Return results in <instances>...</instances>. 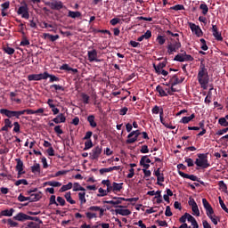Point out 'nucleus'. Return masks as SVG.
Returning <instances> with one entry per match:
<instances>
[{
    "label": "nucleus",
    "instance_id": "1",
    "mask_svg": "<svg viewBox=\"0 0 228 228\" xmlns=\"http://www.w3.org/2000/svg\"><path fill=\"white\" fill-rule=\"evenodd\" d=\"M197 79L200 87L203 88V90H208V85L209 84V73L208 72V69H206V65L202 62L200 66Z\"/></svg>",
    "mask_w": 228,
    "mask_h": 228
},
{
    "label": "nucleus",
    "instance_id": "2",
    "mask_svg": "<svg viewBox=\"0 0 228 228\" xmlns=\"http://www.w3.org/2000/svg\"><path fill=\"white\" fill-rule=\"evenodd\" d=\"M170 40L171 42L167 44V53L172 55L181 49V41L179 40V37L175 39L170 37Z\"/></svg>",
    "mask_w": 228,
    "mask_h": 228
},
{
    "label": "nucleus",
    "instance_id": "3",
    "mask_svg": "<svg viewBox=\"0 0 228 228\" xmlns=\"http://www.w3.org/2000/svg\"><path fill=\"white\" fill-rule=\"evenodd\" d=\"M198 158L199 159H196L195 160V165L197 167H200L201 168H209V167H211L208 160V153H199Z\"/></svg>",
    "mask_w": 228,
    "mask_h": 228
},
{
    "label": "nucleus",
    "instance_id": "4",
    "mask_svg": "<svg viewBox=\"0 0 228 228\" xmlns=\"http://www.w3.org/2000/svg\"><path fill=\"white\" fill-rule=\"evenodd\" d=\"M17 13L18 15H21L22 19H29V8L26 2H21V5L19 7Z\"/></svg>",
    "mask_w": 228,
    "mask_h": 228
},
{
    "label": "nucleus",
    "instance_id": "5",
    "mask_svg": "<svg viewBox=\"0 0 228 228\" xmlns=\"http://www.w3.org/2000/svg\"><path fill=\"white\" fill-rule=\"evenodd\" d=\"M101 154H102V146H96L89 153L90 159L97 161L101 157Z\"/></svg>",
    "mask_w": 228,
    "mask_h": 228
},
{
    "label": "nucleus",
    "instance_id": "6",
    "mask_svg": "<svg viewBox=\"0 0 228 228\" xmlns=\"http://www.w3.org/2000/svg\"><path fill=\"white\" fill-rule=\"evenodd\" d=\"M202 204L203 208L206 209L207 216H212V215H215V210L213 209V207H211V204H209V201H208L206 198L202 199Z\"/></svg>",
    "mask_w": 228,
    "mask_h": 228
},
{
    "label": "nucleus",
    "instance_id": "7",
    "mask_svg": "<svg viewBox=\"0 0 228 228\" xmlns=\"http://www.w3.org/2000/svg\"><path fill=\"white\" fill-rule=\"evenodd\" d=\"M88 61L92 63L96 61L97 63L101 62V59H97V50L93 49L87 52Z\"/></svg>",
    "mask_w": 228,
    "mask_h": 228
},
{
    "label": "nucleus",
    "instance_id": "8",
    "mask_svg": "<svg viewBox=\"0 0 228 228\" xmlns=\"http://www.w3.org/2000/svg\"><path fill=\"white\" fill-rule=\"evenodd\" d=\"M189 26L191 28V30L193 34L196 35V37H202L204 35V32H202V28L199 25H196L195 23H189Z\"/></svg>",
    "mask_w": 228,
    "mask_h": 228
},
{
    "label": "nucleus",
    "instance_id": "9",
    "mask_svg": "<svg viewBox=\"0 0 228 228\" xmlns=\"http://www.w3.org/2000/svg\"><path fill=\"white\" fill-rule=\"evenodd\" d=\"M114 200H105L103 201V204H112V206H115V208H122V206H118V204L122 203V200H126V198H113Z\"/></svg>",
    "mask_w": 228,
    "mask_h": 228
},
{
    "label": "nucleus",
    "instance_id": "10",
    "mask_svg": "<svg viewBox=\"0 0 228 228\" xmlns=\"http://www.w3.org/2000/svg\"><path fill=\"white\" fill-rule=\"evenodd\" d=\"M212 33H213V37L218 42H222L224 40V37H222V33L218 31V27H216V25H212Z\"/></svg>",
    "mask_w": 228,
    "mask_h": 228
},
{
    "label": "nucleus",
    "instance_id": "11",
    "mask_svg": "<svg viewBox=\"0 0 228 228\" xmlns=\"http://www.w3.org/2000/svg\"><path fill=\"white\" fill-rule=\"evenodd\" d=\"M16 170L18 172V175H22V174H26V172H24V162H22L20 159H16Z\"/></svg>",
    "mask_w": 228,
    "mask_h": 228
},
{
    "label": "nucleus",
    "instance_id": "12",
    "mask_svg": "<svg viewBox=\"0 0 228 228\" xmlns=\"http://www.w3.org/2000/svg\"><path fill=\"white\" fill-rule=\"evenodd\" d=\"M178 174L183 179H190L191 181H199V177L195 176V175H188L181 170H178Z\"/></svg>",
    "mask_w": 228,
    "mask_h": 228
},
{
    "label": "nucleus",
    "instance_id": "13",
    "mask_svg": "<svg viewBox=\"0 0 228 228\" xmlns=\"http://www.w3.org/2000/svg\"><path fill=\"white\" fill-rule=\"evenodd\" d=\"M48 6H50L51 10L60 11L63 8V3L55 1V2L49 3Z\"/></svg>",
    "mask_w": 228,
    "mask_h": 228
},
{
    "label": "nucleus",
    "instance_id": "14",
    "mask_svg": "<svg viewBox=\"0 0 228 228\" xmlns=\"http://www.w3.org/2000/svg\"><path fill=\"white\" fill-rule=\"evenodd\" d=\"M167 67V61L159 62L158 65L153 64V69H155L156 74H161V70Z\"/></svg>",
    "mask_w": 228,
    "mask_h": 228
},
{
    "label": "nucleus",
    "instance_id": "15",
    "mask_svg": "<svg viewBox=\"0 0 228 228\" xmlns=\"http://www.w3.org/2000/svg\"><path fill=\"white\" fill-rule=\"evenodd\" d=\"M66 120L67 118H65V115L63 113H61L53 119V122H54V124H63L66 122Z\"/></svg>",
    "mask_w": 228,
    "mask_h": 228
},
{
    "label": "nucleus",
    "instance_id": "16",
    "mask_svg": "<svg viewBox=\"0 0 228 228\" xmlns=\"http://www.w3.org/2000/svg\"><path fill=\"white\" fill-rule=\"evenodd\" d=\"M0 113L1 115H5V117H8V118H12V117H15V110H10L8 109H1Z\"/></svg>",
    "mask_w": 228,
    "mask_h": 228
},
{
    "label": "nucleus",
    "instance_id": "17",
    "mask_svg": "<svg viewBox=\"0 0 228 228\" xmlns=\"http://www.w3.org/2000/svg\"><path fill=\"white\" fill-rule=\"evenodd\" d=\"M28 215L20 212L15 216H13V220H17L18 222H26L28 220Z\"/></svg>",
    "mask_w": 228,
    "mask_h": 228
},
{
    "label": "nucleus",
    "instance_id": "18",
    "mask_svg": "<svg viewBox=\"0 0 228 228\" xmlns=\"http://www.w3.org/2000/svg\"><path fill=\"white\" fill-rule=\"evenodd\" d=\"M102 184H104V186H107V190H106L107 193H111V191H113V183L111 184V182L110 181V179L102 180Z\"/></svg>",
    "mask_w": 228,
    "mask_h": 228
},
{
    "label": "nucleus",
    "instance_id": "19",
    "mask_svg": "<svg viewBox=\"0 0 228 228\" xmlns=\"http://www.w3.org/2000/svg\"><path fill=\"white\" fill-rule=\"evenodd\" d=\"M115 213H116V215H121V216H129V215H131V210L117 208L115 210Z\"/></svg>",
    "mask_w": 228,
    "mask_h": 228
},
{
    "label": "nucleus",
    "instance_id": "20",
    "mask_svg": "<svg viewBox=\"0 0 228 228\" xmlns=\"http://www.w3.org/2000/svg\"><path fill=\"white\" fill-rule=\"evenodd\" d=\"M60 70H66L67 72H73V74H77V69H73L69 66V64H62L60 67Z\"/></svg>",
    "mask_w": 228,
    "mask_h": 228
},
{
    "label": "nucleus",
    "instance_id": "21",
    "mask_svg": "<svg viewBox=\"0 0 228 228\" xmlns=\"http://www.w3.org/2000/svg\"><path fill=\"white\" fill-rule=\"evenodd\" d=\"M28 199H29V202H37L40 200V199H42V193L38 192V193L30 194Z\"/></svg>",
    "mask_w": 228,
    "mask_h": 228
},
{
    "label": "nucleus",
    "instance_id": "22",
    "mask_svg": "<svg viewBox=\"0 0 228 228\" xmlns=\"http://www.w3.org/2000/svg\"><path fill=\"white\" fill-rule=\"evenodd\" d=\"M88 211H94L100 212V216H104V208H101V207H97V206H91L88 208Z\"/></svg>",
    "mask_w": 228,
    "mask_h": 228
},
{
    "label": "nucleus",
    "instance_id": "23",
    "mask_svg": "<svg viewBox=\"0 0 228 228\" xmlns=\"http://www.w3.org/2000/svg\"><path fill=\"white\" fill-rule=\"evenodd\" d=\"M13 213H15V209L13 208H11L10 210H2L0 213V218L1 216H13Z\"/></svg>",
    "mask_w": 228,
    "mask_h": 228
},
{
    "label": "nucleus",
    "instance_id": "24",
    "mask_svg": "<svg viewBox=\"0 0 228 228\" xmlns=\"http://www.w3.org/2000/svg\"><path fill=\"white\" fill-rule=\"evenodd\" d=\"M43 37H44L45 39H48L51 42H56V40H58L60 38L59 35L53 36V35L47 34V33H45L43 35Z\"/></svg>",
    "mask_w": 228,
    "mask_h": 228
},
{
    "label": "nucleus",
    "instance_id": "25",
    "mask_svg": "<svg viewBox=\"0 0 228 228\" xmlns=\"http://www.w3.org/2000/svg\"><path fill=\"white\" fill-rule=\"evenodd\" d=\"M112 186H113V192L117 193V192L120 191L122 190V188H124L123 187L124 186V183H118L117 182H114L112 183Z\"/></svg>",
    "mask_w": 228,
    "mask_h": 228
},
{
    "label": "nucleus",
    "instance_id": "26",
    "mask_svg": "<svg viewBox=\"0 0 228 228\" xmlns=\"http://www.w3.org/2000/svg\"><path fill=\"white\" fill-rule=\"evenodd\" d=\"M87 122H89V126H91L93 128L97 127V122H95L94 115H89L87 117Z\"/></svg>",
    "mask_w": 228,
    "mask_h": 228
},
{
    "label": "nucleus",
    "instance_id": "27",
    "mask_svg": "<svg viewBox=\"0 0 228 228\" xmlns=\"http://www.w3.org/2000/svg\"><path fill=\"white\" fill-rule=\"evenodd\" d=\"M44 186H53V188H60L61 183L56 181H49L44 183Z\"/></svg>",
    "mask_w": 228,
    "mask_h": 228
},
{
    "label": "nucleus",
    "instance_id": "28",
    "mask_svg": "<svg viewBox=\"0 0 228 228\" xmlns=\"http://www.w3.org/2000/svg\"><path fill=\"white\" fill-rule=\"evenodd\" d=\"M41 28H51L52 29H50L49 31H52L53 33H56V25H53V24H49L45 21L43 22V25H40Z\"/></svg>",
    "mask_w": 228,
    "mask_h": 228
},
{
    "label": "nucleus",
    "instance_id": "29",
    "mask_svg": "<svg viewBox=\"0 0 228 228\" xmlns=\"http://www.w3.org/2000/svg\"><path fill=\"white\" fill-rule=\"evenodd\" d=\"M68 17H70L71 19H79V17H81V12L79 11H69Z\"/></svg>",
    "mask_w": 228,
    "mask_h": 228
},
{
    "label": "nucleus",
    "instance_id": "30",
    "mask_svg": "<svg viewBox=\"0 0 228 228\" xmlns=\"http://www.w3.org/2000/svg\"><path fill=\"white\" fill-rule=\"evenodd\" d=\"M86 192H85V191H83V192H79L78 193V199L80 201V206H83L84 204H86Z\"/></svg>",
    "mask_w": 228,
    "mask_h": 228
},
{
    "label": "nucleus",
    "instance_id": "31",
    "mask_svg": "<svg viewBox=\"0 0 228 228\" xmlns=\"http://www.w3.org/2000/svg\"><path fill=\"white\" fill-rule=\"evenodd\" d=\"M170 83L172 85V86H175L176 85H179L181 83H183V81H181L179 79V77H177V75H174L171 79H170Z\"/></svg>",
    "mask_w": 228,
    "mask_h": 228
},
{
    "label": "nucleus",
    "instance_id": "32",
    "mask_svg": "<svg viewBox=\"0 0 228 228\" xmlns=\"http://www.w3.org/2000/svg\"><path fill=\"white\" fill-rule=\"evenodd\" d=\"M156 91L159 94L160 97H167L168 94H167V92H165V90L163 89V87L161 86H157L156 87Z\"/></svg>",
    "mask_w": 228,
    "mask_h": 228
},
{
    "label": "nucleus",
    "instance_id": "33",
    "mask_svg": "<svg viewBox=\"0 0 228 228\" xmlns=\"http://www.w3.org/2000/svg\"><path fill=\"white\" fill-rule=\"evenodd\" d=\"M30 170L32 174H40V164L36 163L31 167Z\"/></svg>",
    "mask_w": 228,
    "mask_h": 228
},
{
    "label": "nucleus",
    "instance_id": "34",
    "mask_svg": "<svg viewBox=\"0 0 228 228\" xmlns=\"http://www.w3.org/2000/svg\"><path fill=\"white\" fill-rule=\"evenodd\" d=\"M73 191H86V190L78 183H75L73 184Z\"/></svg>",
    "mask_w": 228,
    "mask_h": 228
},
{
    "label": "nucleus",
    "instance_id": "35",
    "mask_svg": "<svg viewBox=\"0 0 228 228\" xmlns=\"http://www.w3.org/2000/svg\"><path fill=\"white\" fill-rule=\"evenodd\" d=\"M200 10H201V13L203 15H208V12H209V7H208V4H200Z\"/></svg>",
    "mask_w": 228,
    "mask_h": 228
},
{
    "label": "nucleus",
    "instance_id": "36",
    "mask_svg": "<svg viewBox=\"0 0 228 228\" xmlns=\"http://www.w3.org/2000/svg\"><path fill=\"white\" fill-rule=\"evenodd\" d=\"M69 190H72V183H69L66 185H62L61 188L59 190L61 193H63V191H67Z\"/></svg>",
    "mask_w": 228,
    "mask_h": 228
},
{
    "label": "nucleus",
    "instance_id": "37",
    "mask_svg": "<svg viewBox=\"0 0 228 228\" xmlns=\"http://www.w3.org/2000/svg\"><path fill=\"white\" fill-rule=\"evenodd\" d=\"M82 102L84 104H90V96L85 93H81Z\"/></svg>",
    "mask_w": 228,
    "mask_h": 228
},
{
    "label": "nucleus",
    "instance_id": "38",
    "mask_svg": "<svg viewBox=\"0 0 228 228\" xmlns=\"http://www.w3.org/2000/svg\"><path fill=\"white\" fill-rule=\"evenodd\" d=\"M67 202H69V204H76V200H72V196L70 191L66 192V194L64 195Z\"/></svg>",
    "mask_w": 228,
    "mask_h": 228
},
{
    "label": "nucleus",
    "instance_id": "39",
    "mask_svg": "<svg viewBox=\"0 0 228 228\" xmlns=\"http://www.w3.org/2000/svg\"><path fill=\"white\" fill-rule=\"evenodd\" d=\"M208 218L211 220L214 225H218V222H220V217L213 214L212 216H209Z\"/></svg>",
    "mask_w": 228,
    "mask_h": 228
},
{
    "label": "nucleus",
    "instance_id": "40",
    "mask_svg": "<svg viewBox=\"0 0 228 228\" xmlns=\"http://www.w3.org/2000/svg\"><path fill=\"white\" fill-rule=\"evenodd\" d=\"M145 158L146 157L141 158L140 165H141V167H143L144 170H149V168H151V165L145 163Z\"/></svg>",
    "mask_w": 228,
    "mask_h": 228
},
{
    "label": "nucleus",
    "instance_id": "41",
    "mask_svg": "<svg viewBox=\"0 0 228 228\" xmlns=\"http://www.w3.org/2000/svg\"><path fill=\"white\" fill-rule=\"evenodd\" d=\"M219 190H222L224 193H227V184L224 181L218 183Z\"/></svg>",
    "mask_w": 228,
    "mask_h": 228
},
{
    "label": "nucleus",
    "instance_id": "42",
    "mask_svg": "<svg viewBox=\"0 0 228 228\" xmlns=\"http://www.w3.org/2000/svg\"><path fill=\"white\" fill-rule=\"evenodd\" d=\"M28 81H40L38 74H31L28 76Z\"/></svg>",
    "mask_w": 228,
    "mask_h": 228
},
{
    "label": "nucleus",
    "instance_id": "43",
    "mask_svg": "<svg viewBox=\"0 0 228 228\" xmlns=\"http://www.w3.org/2000/svg\"><path fill=\"white\" fill-rule=\"evenodd\" d=\"M165 183V175L163 174L159 175V176H157V184L159 186H163V183Z\"/></svg>",
    "mask_w": 228,
    "mask_h": 228
},
{
    "label": "nucleus",
    "instance_id": "44",
    "mask_svg": "<svg viewBox=\"0 0 228 228\" xmlns=\"http://www.w3.org/2000/svg\"><path fill=\"white\" fill-rule=\"evenodd\" d=\"M174 61L183 63V61H184V53H178L175 56Z\"/></svg>",
    "mask_w": 228,
    "mask_h": 228
},
{
    "label": "nucleus",
    "instance_id": "45",
    "mask_svg": "<svg viewBox=\"0 0 228 228\" xmlns=\"http://www.w3.org/2000/svg\"><path fill=\"white\" fill-rule=\"evenodd\" d=\"M87 142H85V148L84 151H88L94 147V142H92V140H86Z\"/></svg>",
    "mask_w": 228,
    "mask_h": 228
},
{
    "label": "nucleus",
    "instance_id": "46",
    "mask_svg": "<svg viewBox=\"0 0 228 228\" xmlns=\"http://www.w3.org/2000/svg\"><path fill=\"white\" fill-rule=\"evenodd\" d=\"M7 224L9 225V227H19V223L13 221L12 218L7 220Z\"/></svg>",
    "mask_w": 228,
    "mask_h": 228
},
{
    "label": "nucleus",
    "instance_id": "47",
    "mask_svg": "<svg viewBox=\"0 0 228 228\" xmlns=\"http://www.w3.org/2000/svg\"><path fill=\"white\" fill-rule=\"evenodd\" d=\"M191 211H192V215H195L196 216H200V210H199L198 205L191 207Z\"/></svg>",
    "mask_w": 228,
    "mask_h": 228
},
{
    "label": "nucleus",
    "instance_id": "48",
    "mask_svg": "<svg viewBox=\"0 0 228 228\" xmlns=\"http://www.w3.org/2000/svg\"><path fill=\"white\" fill-rule=\"evenodd\" d=\"M218 124H220V126H222L223 127H227L228 121L225 118H220L218 120Z\"/></svg>",
    "mask_w": 228,
    "mask_h": 228
},
{
    "label": "nucleus",
    "instance_id": "49",
    "mask_svg": "<svg viewBox=\"0 0 228 228\" xmlns=\"http://www.w3.org/2000/svg\"><path fill=\"white\" fill-rule=\"evenodd\" d=\"M193 56L187 54L186 52H183V61H193Z\"/></svg>",
    "mask_w": 228,
    "mask_h": 228
},
{
    "label": "nucleus",
    "instance_id": "50",
    "mask_svg": "<svg viewBox=\"0 0 228 228\" xmlns=\"http://www.w3.org/2000/svg\"><path fill=\"white\" fill-rule=\"evenodd\" d=\"M170 10H175V12H179L181 10H184V5L183 4H176L172 7H170Z\"/></svg>",
    "mask_w": 228,
    "mask_h": 228
},
{
    "label": "nucleus",
    "instance_id": "51",
    "mask_svg": "<svg viewBox=\"0 0 228 228\" xmlns=\"http://www.w3.org/2000/svg\"><path fill=\"white\" fill-rule=\"evenodd\" d=\"M200 42H201V49L202 51H208V49H209V47H208V44L206 43V39L201 38L200 39Z\"/></svg>",
    "mask_w": 228,
    "mask_h": 228
},
{
    "label": "nucleus",
    "instance_id": "52",
    "mask_svg": "<svg viewBox=\"0 0 228 228\" xmlns=\"http://www.w3.org/2000/svg\"><path fill=\"white\" fill-rule=\"evenodd\" d=\"M39 81H42V79H47L49 77V72L45 71L44 73H39Z\"/></svg>",
    "mask_w": 228,
    "mask_h": 228
},
{
    "label": "nucleus",
    "instance_id": "53",
    "mask_svg": "<svg viewBox=\"0 0 228 228\" xmlns=\"http://www.w3.org/2000/svg\"><path fill=\"white\" fill-rule=\"evenodd\" d=\"M29 40H28L26 37H23L20 45H21L22 47H26V45H29Z\"/></svg>",
    "mask_w": 228,
    "mask_h": 228
},
{
    "label": "nucleus",
    "instance_id": "54",
    "mask_svg": "<svg viewBox=\"0 0 228 228\" xmlns=\"http://www.w3.org/2000/svg\"><path fill=\"white\" fill-rule=\"evenodd\" d=\"M20 184H24L25 186H28V180L20 179L15 182V186H20Z\"/></svg>",
    "mask_w": 228,
    "mask_h": 228
},
{
    "label": "nucleus",
    "instance_id": "55",
    "mask_svg": "<svg viewBox=\"0 0 228 228\" xmlns=\"http://www.w3.org/2000/svg\"><path fill=\"white\" fill-rule=\"evenodd\" d=\"M218 199H219V204H220L222 209H223L224 211H225V213H228V208H227V207L225 206V203H224V201H223V200H222V197H219Z\"/></svg>",
    "mask_w": 228,
    "mask_h": 228
},
{
    "label": "nucleus",
    "instance_id": "56",
    "mask_svg": "<svg viewBox=\"0 0 228 228\" xmlns=\"http://www.w3.org/2000/svg\"><path fill=\"white\" fill-rule=\"evenodd\" d=\"M98 191L100 194H97V197H106L108 195V191L102 188H100Z\"/></svg>",
    "mask_w": 228,
    "mask_h": 228
},
{
    "label": "nucleus",
    "instance_id": "57",
    "mask_svg": "<svg viewBox=\"0 0 228 228\" xmlns=\"http://www.w3.org/2000/svg\"><path fill=\"white\" fill-rule=\"evenodd\" d=\"M4 51V53H6V54H10V55H12L15 53V49H13L10 46L5 47Z\"/></svg>",
    "mask_w": 228,
    "mask_h": 228
},
{
    "label": "nucleus",
    "instance_id": "58",
    "mask_svg": "<svg viewBox=\"0 0 228 228\" xmlns=\"http://www.w3.org/2000/svg\"><path fill=\"white\" fill-rule=\"evenodd\" d=\"M86 218H88V220H92V218H97L96 213L86 212Z\"/></svg>",
    "mask_w": 228,
    "mask_h": 228
},
{
    "label": "nucleus",
    "instance_id": "59",
    "mask_svg": "<svg viewBox=\"0 0 228 228\" xmlns=\"http://www.w3.org/2000/svg\"><path fill=\"white\" fill-rule=\"evenodd\" d=\"M26 228H40V224L35 222H29Z\"/></svg>",
    "mask_w": 228,
    "mask_h": 228
},
{
    "label": "nucleus",
    "instance_id": "60",
    "mask_svg": "<svg viewBox=\"0 0 228 228\" xmlns=\"http://www.w3.org/2000/svg\"><path fill=\"white\" fill-rule=\"evenodd\" d=\"M134 142H138V136L134 135L131 139H126V143L129 145L131 143H134Z\"/></svg>",
    "mask_w": 228,
    "mask_h": 228
},
{
    "label": "nucleus",
    "instance_id": "61",
    "mask_svg": "<svg viewBox=\"0 0 228 228\" xmlns=\"http://www.w3.org/2000/svg\"><path fill=\"white\" fill-rule=\"evenodd\" d=\"M185 163H187V167H194L195 165L193 159L191 158H185Z\"/></svg>",
    "mask_w": 228,
    "mask_h": 228
},
{
    "label": "nucleus",
    "instance_id": "62",
    "mask_svg": "<svg viewBox=\"0 0 228 228\" xmlns=\"http://www.w3.org/2000/svg\"><path fill=\"white\" fill-rule=\"evenodd\" d=\"M157 40L159 44V45H163L165 42H167V39L163 36H158Z\"/></svg>",
    "mask_w": 228,
    "mask_h": 228
},
{
    "label": "nucleus",
    "instance_id": "63",
    "mask_svg": "<svg viewBox=\"0 0 228 228\" xmlns=\"http://www.w3.org/2000/svg\"><path fill=\"white\" fill-rule=\"evenodd\" d=\"M18 200L19 202H26V200H29V197H25L24 195L20 194L18 196Z\"/></svg>",
    "mask_w": 228,
    "mask_h": 228
},
{
    "label": "nucleus",
    "instance_id": "64",
    "mask_svg": "<svg viewBox=\"0 0 228 228\" xmlns=\"http://www.w3.org/2000/svg\"><path fill=\"white\" fill-rule=\"evenodd\" d=\"M2 10L6 11L10 8V1H7L1 4Z\"/></svg>",
    "mask_w": 228,
    "mask_h": 228
}]
</instances>
